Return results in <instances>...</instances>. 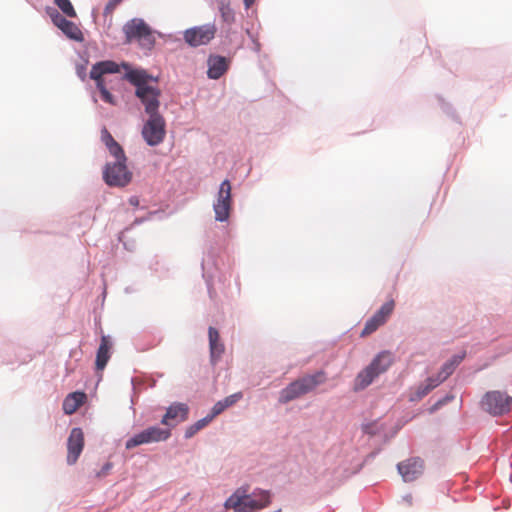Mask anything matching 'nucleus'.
<instances>
[{"instance_id":"4468645a","label":"nucleus","mask_w":512,"mask_h":512,"mask_svg":"<svg viewBox=\"0 0 512 512\" xmlns=\"http://www.w3.org/2000/svg\"><path fill=\"white\" fill-rule=\"evenodd\" d=\"M218 12L223 24L220 29V37L228 38L231 33L232 25L236 20V14L234 9L231 7L230 0H219Z\"/></svg>"},{"instance_id":"8fccbe9b","label":"nucleus","mask_w":512,"mask_h":512,"mask_svg":"<svg viewBox=\"0 0 512 512\" xmlns=\"http://www.w3.org/2000/svg\"><path fill=\"white\" fill-rule=\"evenodd\" d=\"M403 501L407 502L409 505L412 504V495L411 494H406L402 497Z\"/></svg>"},{"instance_id":"09e8293b","label":"nucleus","mask_w":512,"mask_h":512,"mask_svg":"<svg viewBox=\"0 0 512 512\" xmlns=\"http://www.w3.org/2000/svg\"><path fill=\"white\" fill-rule=\"evenodd\" d=\"M129 204L134 207H137L139 205V198L137 196H131L129 198Z\"/></svg>"},{"instance_id":"a18cd8bd","label":"nucleus","mask_w":512,"mask_h":512,"mask_svg":"<svg viewBox=\"0 0 512 512\" xmlns=\"http://www.w3.org/2000/svg\"><path fill=\"white\" fill-rule=\"evenodd\" d=\"M75 371V366L71 363L65 365V377H69Z\"/></svg>"},{"instance_id":"58836bf2","label":"nucleus","mask_w":512,"mask_h":512,"mask_svg":"<svg viewBox=\"0 0 512 512\" xmlns=\"http://www.w3.org/2000/svg\"><path fill=\"white\" fill-rule=\"evenodd\" d=\"M103 75H104V72H103V69L102 68H99L98 66V62L95 63L91 70H90V74H89V77L95 81V83L97 84L98 81L100 82H104V79H103Z\"/></svg>"},{"instance_id":"1a4fd4ad","label":"nucleus","mask_w":512,"mask_h":512,"mask_svg":"<svg viewBox=\"0 0 512 512\" xmlns=\"http://www.w3.org/2000/svg\"><path fill=\"white\" fill-rule=\"evenodd\" d=\"M161 90L158 87H138L135 88V96L144 106L147 115L161 114L160 108Z\"/></svg>"},{"instance_id":"20e7f679","label":"nucleus","mask_w":512,"mask_h":512,"mask_svg":"<svg viewBox=\"0 0 512 512\" xmlns=\"http://www.w3.org/2000/svg\"><path fill=\"white\" fill-rule=\"evenodd\" d=\"M142 137L146 144L155 147L161 144L166 135V122L161 114L148 115V119L143 124Z\"/></svg>"},{"instance_id":"4c0bfd02","label":"nucleus","mask_w":512,"mask_h":512,"mask_svg":"<svg viewBox=\"0 0 512 512\" xmlns=\"http://www.w3.org/2000/svg\"><path fill=\"white\" fill-rule=\"evenodd\" d=\"M142 444H145L144 440H143V436L141 434V431L135 435H133L132 437H130L126 443H125V448L127 450H130L134 447H137L139 445H142Z\"/></svg>"},{"instance_id":"473e14b6","label":"nucleus","mask_w":512,"mask_h":512,"mask_svg":"<svg viewBox=\"0 0 512 512\" xmlns=\"http://www.w3.org/2000/svg\"><path fill=\"white\" fill-rule=\"evenodd\" d=\"M99 68L103 69L105 74H116L120 72V66L113 60H102L98 62Z\"/></svg>"},{"instance_id":"393cba45","label":"nucleus","mask_w":512,"mask_h":512,"mask_svg":"<svg viewBox=\"0 0 512 512\" xmlns=\"http://www.w3.org/2000/svg\"><path fill=\"white\" fill-rule=\"evenodd\" d=\"M465 357V351L454 354L441 365L440 369L444 372L446 376L449 377L450 375L453 374L455 369L460 365V363L464 360Z\"/></svg>"},{"instance_id":"6e6552de","label":"nucleus","mask_w":512,"mask_h":512,"mask_svg":"<svg viewBox=\"0 0 512 512\" xmlns=\"http://www.w3.org/2000/svg\"><path fill=\"white\" fill-rule=\"evenodd\" d=\"M217 33L215 23L193 26L183 32L184 41L192 48L208 45Z\"/></svg>"},{"instance_id":"7c9ffc66","label":"nucleus","mask_w":512,"mask_h":512,"mask_svg":"<svg viewBox=\"0 0 512 512\" xmlns=\"http://www.w3.org/2000/svg\"><path fill=\"white\" fill-rule=\"evenodd\" d=\"M61 12L69 18L77 17L76 11L70 0H53Z\"/></svg>"},{"instance_id":"ddd939ff","label":"nucleus","mask_w":512,"mask_h":512,"mask_svg":"<svg viewBox=\"0 0 512 512\" xmlns=\"http://www.w3.org/2000/svg\"><path fill=\"white\" fill-rule=\"evenodd\" d=\"M122 66L126 69L124 78L135 88L138 87H153L149 84V81L157 82L158 77L149 74L144 69H131L127 63H122Z\"/></svg>"},{"instance_id":"c9c22d12","label":"nucleus","mask_w":512,"mask_h":512,"mask_svg":"<svg viewBox=\"0 0 512 512\" xmlns=\"http://www.w3.org/2000/svg\"><path fill=\"white\" fill-rule=\"evenodd\" d=\"M96 88L98 89V91L100 92L101 94V98L104 102L108 103V104H112L114 105L115 104V98L114 96L111 94V92L107 89L106 85L104 82H100L98 81L97 85H96Z\"/></svg>"},{"instance_id":"c03bdc74","label":"nucleus","mask_w":512,"mask_h":512,"mask_svg":"<svg viewBox=\"0 0 512 512\" xmlns=\"http://www.w3.org/2000/svg\"><path fill=\"white\" fill-rule=\"evenodd\" d=\"M154 214H156V212H150V213L148 214V216H147V217L136 218V219L133 221L132 225H133V226H134V225H140V224H142L144 221H146V220L150 219V217H151L152 215H154Z\"/></svg>"},{"instance_id":"b1692460","label":"nucleus","mask_w":512,"mask_h":512,"mask_svg":"<svg viewBox=\"0 0 512 512\" xmlns=\"http://www.w3.org/2000/svg\"><path fill=\"white\" fill-rule=\"evenodd\" d=\"M432 390H434L430 384L425 380L414 388L410 389L408 400L410 402H418L427 396Z\"/></svg>"},{"instance_id":"4be33fe9","label":"nucleus","mask_w":512,"mask_h":512,"mask_svg":"<svg viewBox=\"0 0 512 512\" xmlns=\"http://www.w3.org/2000/svg\"><path fill=\"white\" fill-rule=\"evenodd\" d=\"M243 397L242 392H236L233 393L227 397H225L222 400L217 401L213 407L211 408L210 415L213 417V419L221 414L225 409L233 406L235 403H237L239 400H241Z\"/></svg>"},{"instance_id":"de8ad7c7","label":"nucleus","mask_w":512,"mask_h":512,"mask_svg":"<svg viewBox=\"0 0 512 512\" xmlns=\"http://www.w3.org/2000/svg\"><path fill=\"white\" fill-rule=\"evenodd\" d=\"M253 50L256 52V53H259L260 50H261V44L259 42L258 39H253Z\"/></svg>"},{"instance_id":"f8f14e48","label":"nucleus","mask_w":512,"mask_h":512,"mask_svg":"<svg viewBox=\"0 0 512 512\" xmlns=\"http://www.w3.org/2000/svg\"><path fill=\"white\" fill-rule=\"evenodd\" d=\"M84 446V434L81 428L74 427L67 440V463L74 464L80 456Z\"/></svg>"},{"instance_id":"79ce46f5","label":"nucleus","mask_w":512,"mask_h":512,"mask_svg":"<svg viewBox=\"0 0 512 512\" xmlns=\"http://www.w3.org/2000/svg\"><path fill=\"white\" fill-rule=\"evenodd\" d=\"M122 0H109L104 7V15L111 13Z\"/></svg>"},{"instance_id":"f704fd0d","label":"nucleus","mask_w":512,"mask_h":512,"mask_svg":"<svg viewBox=\"0 0 512 512\" xmlns=\"http://www.w3.org/2000/svg\"><path fill=\"white\" fill-rule=\"evenodd\" d=\"M107 149H108L109 153L115 158V161H120V162L127 161L125 152L118 142L114 143L111 146H108Z\"/></svg>"},{"instance_id":"9b49d317","label":"nucleus","mask_w":512,"mask_h":512,"mask_svg":"<svg viewBox=\"0 0 512 512\" xmlns=\"http://www.w3.org/2000/svg\"><path fill=\"white\" fill-rule=\"evenodd\" d=\"M398 473L404 482H412L423 473V460L413 457L397 464Z\"/></svg>"},{"instance_id":"3c124183","label":"nucleus","mask_w":512,"mask_h":512,"mask_svg":"<svg viewBox=\"0 0 512 512\" xmlns=\"http://www.w3.org/2000/svg\"><path fill=\"white\" fill-rule=\"evenodd\" d=\"M246 9H249L255 2V0H243Z\"/></svg>"},{"instance_id":"5fc2aeb1","label":"nucleus","mask_w":512,"mask_h":512,"mask_svg":"<svg viewBox=\"0 0 512 512\" xmlns=\"http://www.w3.org/2000/svg\"><path fill=\"white\" fill-rule=\"evenodd\" d=\"M131 384L134 387V378H131Z\"/></svg>"},{"instance_id":"f03ea898","label":"nucleus","mask_w":512,"mask_h":512,"mask_svg":"<svg viewBox=\"0 0 512 512\" xmlns=\"http://www.w3.org/2000/svg\"><path fill=\"white\" fill-rule=\"evenodd\" d=\"M325 381V373L322 370L313 374L305 375L281 389L279 392L278 402L287 404L298 397L313 391L318 385Z\"/></svg>"},{"instance_id":"0eeeda50","label":"nucleus","mask_w":512,"mask_h":512,"mask_svg":"<svg viewBox=\"0 0 512 512\" xmlns=\"http://www.w3.org/2000/svg\"><path fill=\"white\" fill-rule=\"evenodd\" d=\"M103 180L110 187H125L131 182L132 173L126 162H108L103 169Z\"/></svg>"},{"instance_id":"dca6fc26","label":"nucleus","mask_w":512,"mask_h":512,"mask_svg":"<svg viewBox=\"0 0 512 512\" xmlns=\"http://www.w3.org/2000/svg\"><path fill=\"white\" fill-rule=\"evenodd\" d=\"M149 28L150 26L142 18L135 17L123 25L122 31L125 35L126 41L131 42L134 39H139Z\"/></svg>"},{"instance_id":"ea45409f","label":"nucleus","mask_w":512,"mask_h":512,"mask_svg":"<svg viewBox=\"0 0 512 512\" xmlns=\"http://www.w3.org/2000/svg\"><path fill=\"white\" fill-rule=\"evenodd\" d=\"M101 140L105 144L106 147L113 145L117 141L113 138L110 132L106 127H103L101 130Z\"/></svg>"},{"instance_id":"f257e3e1","label":"nucleus","mask_w":512,"mask_h":512,"mask_svg":"<svg viewBox=\"0 0 512 512\" xmlns=\"http://www.w3.org/2000/svg\"><path fill=\"white\" fill-rule=\"evenodd\" d=\"M270 502L271 494L268 490L255 489L249 493L248 488L241 486L225 500L223 506L234 512H257Z\"/></svg>"},{"instance_id":"5701e85b","label":"nucleus","mask_w":512,"mask_h":512,"mask_svg":"<svg viewBox=\"0 0 512 512\" xmlns=\"http://www.w3.org/2000/svg\"><path fill=\"white\" fill-rule=\"evenodd\" d=\"M209 346L211 358H219L224 351V346L219 343V333L216 328L210 326L208 328Z\"/></svg>"},{"instance_id":"6e6d98bb","label":"nucleus","mask_w":512,"mask_h":512,"mask_svg":"<svg viewBox=\"0 0 512 512\" xmlns=\"http://www.w3.org/2000/svg\"><path fill=\"white\" fill-rule=\"evenodd\" d=\"M511 349H512V343H511Z\"/></svg>"},{"instance_id":"a878e982","label":"nucleus","mask_w":512,"mask_h":512,"mask_svg":"<svg viewBox=\"0 0 512 512\" xmlns=\"http://www.w3.org/2000/svg\"><path fill=\"white\" fill-rule=\"evenodd\" d=\"M61 32L70 40L75 42H83L84 36L81 29L72 21H68L65 26L60 29Z\"/></svg>"},{"instance_id":"603ef678","label":"nucleus","mask_w":512,"mask_h":512,"mask_svg":"<svg viewBox=\"0 0 512 512\" xmlns=\"http://www.w3.org/2000/svg\"><path fill=\"white\" fill-rule=\"evenodd\" d=\"M246 33L252 42L253 39H258L257 36L254 33H252L249 29L246 30Z\"/></svg>"},{"instance_id":"f3484780","label":"nucleus","mask_w":512,"mask_h":512,"mask_svg":"<svg viewBox=\"0 0 512 512\" xmlns=\"http://www.w3.org/2000/svg\"><path fill=\"white\" fill-rule=\"evenodd\" d=\"M394 363V355L389 350L380 351L368 364L377 373V377L388 371Z\"/></svg>"},{"instance_id":"aec40b11","label":"nucleus","mask_w":512,"mask_h":512,"mask_svg":"<svg viewBox=\"0 0 512 512\" xmlns=\"http://www.w3.org/2000/svg\"><path fill=\"white\" fill-rule=\"evenodd\" d=\"M87 395L83 391H74L69 393L63 401V411L66 415H71L86 401Z\"/></svg>"},{"instance_id":"c85d7f7f","label":"nucleus","mask_w":512,"mask_h":512,"mask_svg":"<svg viewBox=\"0 0 512 512\" xmlns=\"http://www.w3.org/2000/svg\"><path fill=\"white\" fill-rule=\"evenodd\" d=\"M47 14L51 18L52 23L58 28L62 29L65 24L69 21L65 16H63L56 8L47 7Z\"/></svg>"},{"instance_id":"412c9836","label":"nucleus","mask_w":512,"mask_h":512,"mask_svg":"<svg viewBox=\"0 0 512 512\" xmlns=\"http://www.w3.org/2000/svg\"><path fill=\"white\" fill-rule=\"evenodd\" d=\"M145 444L166 441L171 436L170 429H163L158 426H150L141 431Z\"/></svg>"},{"instance_id":"72a5a7b5","label":"nucleus","mask_w":512,"mask_h":512,"mask_svg":"<svg viewBox=\"0 0 512 512\" xmlns=\"http://www.w3.org/2000/svg\"><path fill=\"white\" fill-rule=\"evenodd\" d=\"M455 399V395L452 393H447L444 396L440 397L429 409V414H434L437 412L441 407L446 405L447 403L453 401Z\"/></svg>"},{"instance_id":"864d4df0","label":"nucleus","mask_w":512,"mask_h":512,"mask_svg":"<svg viewBox=\"0 0 512 512\" xmlns=\"http://www.w3.org/2000/svg\"><path fill=\"white\" fill-rule=\"evenodd\" d=\"M124 248L127 249V250L131 249V248L128 247V244L126 242H124Z\"/></svg>"},{"instance_id":"c756f323","label":"nucleus","mask_w":512,"mask_h":512,"mask_svg":"<svg viewBox=\"0 0 512 512\" xmlns=\"http://www.w3.org/2000/svg\"><path fill=\"white\" fill-rule=\"evenodd\" d=\"M385 322L382 321V319L378 318L375 314L369 318L366 323H365V326L361 332V336H365V335H368V334H371L373 333L374 331H376L381 325H383Z\"/></svg>"},{"instance_id":"cd10ccee","label":"nucleus","mask_w":512,"mask_h":512,"mask_svg":"<svg viewBox=\"0 0 512 512\" xmlns=\"http://www.w3.org/2000/svg\"><path fill=\"white\" fill-rule=\"evenodd\" d=\"M139 46L145 50L151 51L156 43V39L154 36V31L150 27L148 30H146L142 36L137 39Z\"/></svg>"},{"instance_id":"a211bd4d","label":"nucleus","mask_w":512,"mask_h":512,"mask_svg":"<svg viewBox=\"0 0 512 512\" xmlns=\"http://www.w3.org/2000/svg\"><path fill=\"white\" fill-rule=\"evenodd\" d=\"M111 347H112V341L108 335H103L101 337L100 345L96 352V360H95V366L96 370H103L110 357H111Z\"/></svg>"},{"instance_id":"9d476101","label":"nucleus","mask_w":512,"mask_h":512,"mask_svg":"<svg viewBox=\"0 0 512 512\" xmlns=\"http://www.w3.org/2000/svg\"><path fill=\"white\" fill-rule=\"evenodd\" d=\"M189 416V406L182 402H173L166 409L160 423L171 428L175 427L178 423L184 422Z\"/></svg>"},{"instance_id":"e433bc0d","label":"nucleus","mask_w":512,"mask_h":512,"mask_svg":"<svg viewBox=\"0 0 512 512\" xmlns=\"http://www.w3.org/2000/svg\"><path fill=\"white\" fill-rule=\"evenodd\" d=\"M448 376L444 374V372L440 369L435 375L429 376L426 381L430 384V386L435 389L440 386Z\"/></svg>"},{"instance_id":"423d86ee","label":"nucleus","mask_w":512,"mask_h":512,"mask_svg":"<svg viewBox=\"0 0 512 512\" xmlns=\"http://www.w3.org/2000/svg\"><path fill=\"white\" fill-rule=\"evenodd\" d=\"M232 186L228 179H224L217 191L216 199L213 203V211L215 220L218 222H226L230 217L232 208Z\"/></svg>"},{"instance_id":"2f4dec72","label":"nucleus","mask_w":512,"mask_h":512,"mask_svg":"<svg viewBox=\"0 0 512 512\" xmlns=\"http://www.w3.org/2000/svg\"><path fill=\"white\" fill-rule=\"evenodd\" d=\"M394 306V300L386 301L374 314L386 322L387 317L393 312Z\"/></svg>"},{"instance_id":"7ed1b4c3","label":"nucleus","mask_w":512,"mask_h":512,"mask_svg":"<svg viewBox=\"0 0 512 512\" xmlns=\"http://www.w3.org/2000/svg\"><path fill=\"white\" fill-rule=\"evenodd\" d=\"M201 268L208 295L211 300H214L217 297L216 285L219 284V289L224 292L227 287L228 278L218 268L215 254L212 251L203 256Z\"/></svg>"},{"instance_id":"49530a36","label":"nucleus","mask_w":512,"mask_h":512,"mask_svg":"<svg viewBox=\"0 0 512 512\" xmlns=\"http://www.w3.org/2000/svg\"><path fill=\"white\" fill-rule=\"evenodd\" d=\"M441 107L445 113L453 116L452 107L448 103L442 102Z\"/></svg>"},{"instance_id":"a19ab883","label":"nucleus","mask_w":512,"mask_h":512,"mask_svg":"<svg viewBox=\"0 0 512 512\" xmlns=\"http://www.w3.org/2000/svg\"><path fill=\"white\" fill-rule=\"evenodd\" d=\"M112 468H113V463L108 461L103 464L101 469L96 473V476L98 478L105 477Z\"/></svg>"},{"instance_id":"6ab92c4d","label":"nucleus","mask_w":512,"mask_h":512,"mask_svg":"<svg viewBox=\"0 0 512 512\" xmlns=\"http://www.w3.org/2000/svg\"><path fill=\"white\" fill-rule=\"evenodd\" d=\"M377 378V373L374 372L372 366L367 365L364 369L358 372L353 382V391L360 392L366 389Z\"/></svg>"},{"instance_id":"bb28decb","label":"nucleus","mask_w":512,"mask_h":512,"mask_svg":"<svg viewBox=\"0 0 512 512\" xmlns=\"http://www.w3.org/2000/svg\"><path fill=\"white\" fill-rule=\"evenodd\" d=\"M213 420V417H211L210 414L206 415L205 417L199 419L192 425H189L184 432V438L190 439L192 438L198 431L203 429L205 426H207L211 421Z\"/></svg>"},{"instance_id":"37998d69","label":"nucleus","mask_w":512,"mask_h":512,"mask_svg":"<svg viewBox=\"0 0 512 512\" xmlns=\"http://www.w3.org/2000/svg\"><path fill=\"white\" fill-rule=\"evenodd\" d=\"M76 74L82 81H84L86 79V64H77Z\"/></svg>"},{"instance_id":"2eb2a0df","label":"nucleus","mask_w":512,"mask_h":512,"mask_svg":"<svg viewBox=\"0 0 512 512\" xmlns=\"http://www.w3.org/2000/svg\"><path fill=\"white\" fill-rule=\"evenodd\" d=\"M207 66L208 78L217 80L228 70L229 61L225 56L211 54L207 59Z\"/></svg>"},{"instance_id":"39448f33","label":"nucleus","mask_w":512,"mask_h":512,"mask_svg":"<svg viewBox=\"0 0 512 512\" xmlns=\"http://www.w3.org/2000/svg\"><path fill=\"white\" fill-rule=\"evenodd\" d=\"M512 396L501 391H488L481 400V407L492 416H503L510 412Z\"/></svg>"}]
</instances>
